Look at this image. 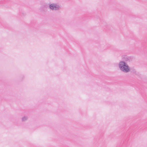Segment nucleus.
I'll use <instances>...</instances> for the list:
<instances>
[{"label": "nucleus", "mask_w": 147, "mask_h": 147, "mask_svg": "<svg viewBox=\"0 0 147 147\" xmlns=\"http://www.w3.org/2000/svg\"><path fill=\"white\" fill-rule=\"evenodd\" d=\"M129 58H130L129 57H126V58L125 59V60L126 61H128L129 60Z\"/></svg>", "instance_id": "obj_4"}, {"label": "nucleus", "mask_w": 147, "mask_h": 147, "mask_svg": "<svg viewBox=\"0 0 147 147\" xmlns=\"http://www.w3.org/2000/svg\"><path fill=\"white\" fill-rule=\"evenodd\" d=\"M28 119V117L26 116H24L22 118V121H26Z\"/></svg>", "instance_id": "obj_3"}, {"label": "nucleus", "mask_w": 147, "mask_h": 147, "mask_svg": "<svg viewBox=\"0 0 147 147\" xmlns=\"http://www.w3.org/2000/svg\"><path fill=\"white\" fill-rule=\"evenodd\" d=\"M119 67L120 70L123 72L127 73L130 71V68L128 64L125 62L121 61L119 64Z\"/></svg>", "instance_id": "obj_1"}, {"label": "nucleus", "mask_w": 147, "mask_h": 147, "mask_svg": "<svg viewBox=\"0 0 147 147\" xmlns=\"http://www.w3.org/2000/svg\"><path fill=\"white\" fill-rule=\"evenodd\" d=\"M49 8L53 10H58L60 8V6L56 3H52L49 5Z\"/></svg>", "instance_id": "obj_2"}]
</instances>
